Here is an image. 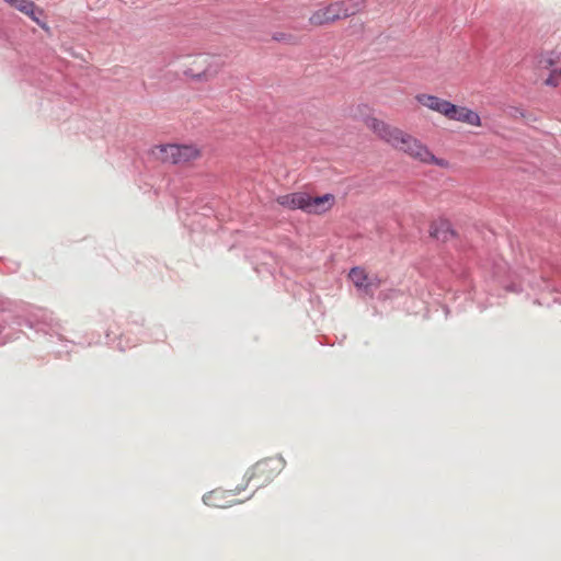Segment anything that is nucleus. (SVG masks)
<instances>
[{"label":"nucleus","mask_w":561,"mask_h":561,"mask_svg":"<svg viewBox=\"0 0 561 561\" xmlns=\"http://www.w3.org/2000/svg\"><path fill=\"white\" fill-rule=\"evenodd\" d=\"M394 135L392 136L391 140L388 142L393 148L399 149L411 157L419 159L422 162L425 163H432L438 167H445L447 165V161L444 159L437 158L434 156L430 149L423 145L420 140L414 138L413 136L404 133L401 129H396L393 131Z\"/></svg>","instance_id":"1"},{"label":"nucleus","mask_w":561,"mask_h":561,"mask_svg":"<svg viewBox=\"0 0 561 561\" xmlns=\"http://www.w3.org/2000/svg\"><path fill=\"white\" fill-rule=\"evenodd\" d=\"M285 462L280 457H268L257 461L245 473L248 483L252 482L255 490L270 483L284 469Z\"/></svg>","instance_id":"2"},{"label":"nucleus","mask_w":561,"mask_h":561,"mask_svg":"<svg viewBox=\"0 0 561 561\" xmlns=\"http://www.w3.org/2000/svg\"><path fill=\"white\" fill-rule=\"evenodd\" d=\"M154 149L163 163H186L201 156V150L194 145L164 144L156 146Z\"/></svg>","instance_id":"3"},{"label":"nucleus","mask_w":561,"mask_h":561,"mask_svg":"<svg viewBox=\"0 0 561 561\" xmlns=\"http://www.w3.org/2000/svg\"><path fill=\"white\" fill-rule=\"evenodd\" d=\"M348 18L346 3L337 1L316 11L309 19L312 25H323Z\"/></svg>","instance_id":"4"},{"label":"nucleus","mask_w":561,"mask_h":561,"mask_svg":"<svg viewBox=\"0 0 561 561\" xmlns=\"http://www.w3.org/2000/svg\"><path fill=\"white\" fill-rule=\"evenodd\" d=\"M335 203V196L331 193L311 196L306 192L305 213L312 215H322L329 211Z\"/></svg>","instance_id":"5"},{"label":"nucleus","mask_w":561,"mask_h":561,"mask_svg":"<svg viewBox=\"0 0 561 561\" xmlns=\"http://www.w3.org/2000/svg\"><path fill=\"white\" fill-rule=\"evenodd\" d=\"M428 233L431 238L444 243L458 237V233L453 228L450 220L446 218L433 220L430 225Z\"/></svg>","instance_id":"6"},{"label":"nucleus","mask_w":561,"mask_h":561,"mask_svg":"<svg viewBox=\"0 0 561 561\" xmlns=\"http://www.w3.org/2000/svg\"><path fill=\"white\" fill-rule=\"evenodd\" d=\"M348 278L356 288L370 296L374 295V289L378 287V283L374 279H369L365 270L359 266H355L350 270Z\"/></svg>","instance_id":"7"},{"label":"nucleus","mask_w":561,"mask_h":561,"mask_svg":"<svg viewBox=\"0 0 561 561\" xmlns=\"http://www.w3.org/2000/svg\"><path fill=\"white\" fill-rule=\"evenodd\" d=\"M11 7L16 10L25 13L28 18H31L34 22H36L41 26H45L44 23L41 22V16L44 15V11L36 7V4L32 0H4Z\"/></svg>","instance_id":"8"},{"label":"nucleus","mask_w":561,"mask_h":561,"mask_svg":"<svg viewBox=\"0 0 561 561\" xmlns=\"http://www.w3.org/2000/svg\"><path fill=\"white\" fill-rule=\"evenodd\" d=\"M415 99L421 105H423L432 111H435L444 116L448 110L447 107H449V105L451 103V102L440 99L436 95L425 94V93L417 94L415 96Z\"/></svg>","instance_id":"9"},{"label":"nucleus","mask_w":561,"mask_h":561,"mask_svg":"<svg viewBox=\"0 0 561 561\" xmlns=\"http://www.w3.org/2000/svg\"><path fill=\"white\" fill-rule=\"evenodd\" d=\"M276 203L284 208L305 211L306 207V192H295L290 194L279 195L276 197Z\"/></svg>","instance_id":"10"},{"label":"nucleus","mask_w":561,"mask_h":561,"mask_svg":"<svg viewBox=\"0 0 561 561\" xmlns=\"http://www.w3.org/2000/svg\"><path fill=\"white\" fill-rule=\"evenodd\" d=\"M367 126L382 140L389 142L394 135L393 131L397 127H391L387 123L376 117H368L366 119Z\"/></svg>","instance_id":"11"},{"label":"nucleus","mask_w":561,"mask_h":561,"mask_svg":"<svg viewBox=\"0 0 561 561\" xmlns=\"http://www.w3.org/2000/svg\"><path fill=\"white\" fill-rule=\"evenodd\" d=\"M23 335L21 330H16L11 323L8 322V317L4 312L0 313V345L19 340Z\"/></svg>","instance_id":"12"},{"label":"nucleus","mask_w":561,"mask_h":561,"mask_svg":"<svg viewBox=\"0 0 561 561\" xmlns=\"http://www.w3.org/2000/svg\"><path fill=\"white\" fill-rule=\"evenodd\" d=\"M445 116L449 119L467 123L471 126H481V118L477 112H466L463 116H456L458 105L450 103Z\"/></svg>","instance_id":"13"},{"label":"nucleus","mask_w":561,"mask_h":561,"mask_svg":"<svg viewBox=\"0 0 561 561\" xmlns=\"http://www.w3.org/2000/svg\"><path fill=\"white\" fill-rule=\"evenodd\" d=\"M224 494H225V491L214 490L204 496V502L207 505L224 507V506H226V503L221 502Z\"/></svg>","instance_id":"14"},{"label":"nucleus","mask_w":561,"mask_h":561,"mask_svg":"<svg viewBox=\"0 0 561 561\" xmlns=\"http://www.w3.org/2000/svg\"><path fill=\"white\" fill-rule=\"evenodd\" d=\"M344 2L346 3L348 16H352L362 10V8L364 7L365 0H347Z\"/></svg>","instance_id":"15"},{"label":"nucleus","mask_w":561,"mask_h":561,"mask_svg":"<svg viewBox=\"0 0 561 561\" xmlns=\"http://www.w3.org/2000/svg\"><path fill=\"white\" fill-rule=\"evenodd\" d=\"M12 324H16L18 327L25 325L28 328H34L33 321L23 317H15L14 320L12 321Z\"/></svg>","instance_id":"16"},{"label":"nucleus","mask_w":561,"mask_h":561,"mask_svg":"<svg viewBox=\"0 0 561 561\" xmlns=\"http://www.w3.org/2000/svg\"><path fill=\"white\" fill-rule=\"evenodd\" d=\"M545 84L549 87H558L559 85V78L552 70L550 71L548 78L545 80Z\"/></svg>","instance_id":"17"},{"label":"nucleus","mask_w":561,"mask_h":561,"mask_svg":"<svg viewBox=\"0 0 561 561\" xmlns=\"http://www.w3.org/2000/svg\"><path fill=\"white\" fill-rule=\"evenodd\" d=\"M287 37H289V35L282 32H277L273 35V39L277 42L286 41Z\"/></svg>","instance_id":"18"},{"label":"nucleus","mask_w":561,"mask_h":561,"mask_svg":"<svg viewBox=\"0 0 561 561\" xmlns=\"http://www.w3.org/2000/svg\"><path fill=\"white\" fill-rule=\"evenodd\" d=\"M466 112H473L472 110L458 105V111H456V116H463Z\"/></svg>","instance_id":"19"},{"label":"nucleus","mask_w":561,"mask_h":561,"mask_svg":"<svg viewBox=\"0 0 561 561\" xmlns=\"http://www.w3.org/2000/svg\"><path fill=\"white\" fill-rule=\"evenodd\" d=\"M206 77V72L203 71V72H199L197 73L196 76H194V78L198 81H202L204 78Z\"/></svg>","instance_id":"20"},{"label":"nucleus","mask_w":561,"mask_h":561,"mask_svg":"<svg viewBox=\"0 0 561 561\" xmlns=\"http://www.w3.org/2000/svg\"><path fill=\"white\" fill-rule=\"evenodd\" d=\"M552 72H554L558 78H561V67L552 69Z\"/></svg>","instance_id":"21"},{"label":"nucleus","mask_w":561,"mask_h":561,"mask_svg":"<svg viewBox=\"0 0 561 561\" xmlns=\"http://www.w3.org/2000/svg\"><path fill=\"white\" fill-rule=\"evenodd\" d=\"M547 65L548 66H552L554 64V59L552 57H549L547 60H546Z\"/></svg>","instance_id":"22"}]
</instances>
